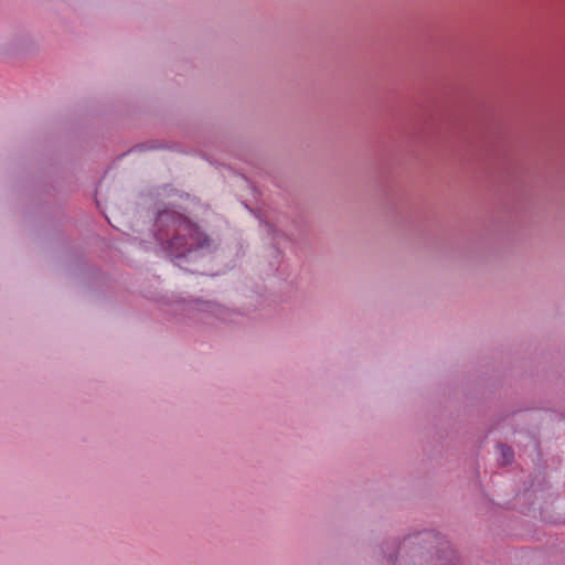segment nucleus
<instances>
[{
  "label": "nucleus",
  "mask_w": 565,
  "mask_h": 565,
  "mask_svg": "<svg viewBox=\"0 0 565 565\" xmlns=\"http://www.w3.org/2000/svg\"><path fill=\"white\" fill-rule=\"evenodd\" d=\"M157 224L160 226L158 241L173 258H182L192 252L212 246L209 235L177 211H160Z\"/></svg>",
  "instance_id": "f257e3e1"
},
{
  "label": "nucleus",
  "mask_w": 565,
  "mask_h": 565,
  "mask_svg": "<svg viewBox=\"0 0 565 565\" xmlns=\"http://www.w3.org/2000/svg\"><path fill=\"white\" fill-rule=\"evenodd\" d=\"M425 542H429L431 545L436 542V544L434 545L435 551H429L422 565H460L447 542L439 541L431 534H426Z\"/></svg>",
  "instance_id": "f03ea898"
},
{
  "label": "nucleus",
  "mask_w": 565,
  "mask_h": 565,
  "mask_svg": "<svg viewBox=\"0 0 565 565\" xmlns=\"http://www.w3.org/2000/svg\"><path fill=\"white\" fill-rule=\"evenodd\" d=\"M501 452H502V457L504 459V463H509L512 461L513 459V451L510 447H507V446H501Z\"/></svg>",
  "instance_id": "7ed1b4c3"
}]
</instances>
